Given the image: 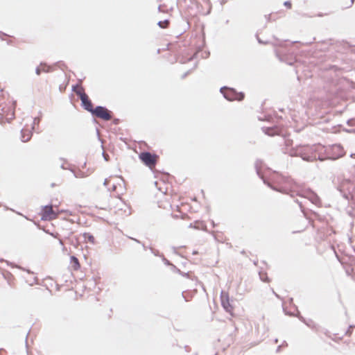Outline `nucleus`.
Wrapping results in <instances>:
<instances>
[{"instance_id": "31", "label": "nucleus", "mask_w": 355, "mask_h": 355, "mask_svg": "<svg viewBox=\"0 0 355 355\" xmlns=\"http://www.w3.org/2000/svg\"><path fill=\"white\" fill-rule=\"evenodd\" d=\"M40 121V118H37V117L34 118V119H33V125L32 127V130L34 129L35 124H38Z\"/></svg>"}, {"instance_id": "36", "label": "nucleus", "mask_w": 355, "mask_h": 355, "mask_svg": "<svg viewBox=\"0 0 355 355\" xmlns=\"http://www.w3.org/2000/svg\"><path fill=\"white\" fill-rule=\"evenodd\" d=\"M102 155L105 161L109 160V155L105 153V152H103Z\"/></svg>"}, {"instance_id": "22", "label": "nucleus", "mask_w": 355, "mask_h": 355, "mask_svg": "<svg viewBox=\"0 0 355 355\" xmlns=\"http://www.w3.org/2000/svg\"><path fill=\"white\" fill-rule=\"evenodd\" d=\"M261 280L263 282H269L270 281L266 272H259V273Z\"/></svg>"}, {"instance_id": "15", "label": "nucleus", "mask_w": 355, "mask_h": 355, "mask_svg": "<svg viewBox=\"0 0 355 355\" xmlns=\"http://www.w3.org/2000/svg\"><path fill=\"white\" fill-rule=\"evenodd\" d=\"M70 263L74 270H78L80 268L79 260L74 255L70 257Z\"/></svg>"}, {"instance_id": "11", "label": "nucleus", "mask_w": 355, "mask_h": 355, "mask_svg": "<svg viewBox=\"0 0 355 355\" xmlns=\"http://www.w3.org/2000/svg\"><path fill=\"white\" fill-rule=\"evenodd\" d=\"M323 89L327 93L326 99L331 101L333 98L331 83H326L323 86Z\"/></svg>"}, {"instance_id": "12", "label": "nucleus", "mask_w": 355, "mask_h": 355, "mask_svg": "<svg viewBox=\"0 0 355 355\" xmlns=\"http://www.w3.org/2000/svg\"><path fill=\"white\" fill-rule=\"evenodd\" d=\"M345 154V151L340 145H334V159L342 157Z\"/></svg>"}, {"instance_id": "40", "label": "nucleus", "mask_w": 355, "mask_h": 355, "mask_svg": "<svg viewBox=\"0 0 355 355\" xmlns=\"http://www.w3.org/2000/svg\"><path fill=\"white\" fill-rule=\"evenodd\" d=\"M129 239H131V240H133L134 241L137 242V243H141V242L139 240H138V239H137L135 238H132V237L129 236Z\"/></svg>"}, {"instance_id": "26", "label": "nucleus", "mask_w": 355, "mask_h": 355, "mask_svg": "<svg viewBox=\"0 0 355 355\" xmlns=\"http://www.w3.org/2000/svg\"><path fill=\"white\" fill-rule=\"evenodd\" d=\"M162 261L164 262V263L167 266H171V265L173 264L169 260H168L166 258H165V257L162 254Z\"/></svg>"}, {"instance_id": "61", "label": "nucleus", "mask_w": 355, "mask_h": 355, "mask_svg": "<svg viewBox=\"0 0 355 355\" xmlns=\"http://www.w3.org/2000/svg\"><path fill=\"white\" fill-rule=\"evenodd\" d=\"M329 247H330L331 250H333V244H330Z\"/></svg>"}, {"instance_id": "27", "label": "nucleus", "mask_w": 355, "mask_h": 355, "mask_svg": "<svg viewBox=\"0 0 355 355\" xmlns=\"http://www.w3.org/2000/svg\"><path fill=\"white\" fill-rule=\"evenodd\" d=\"M166 6L164 4H161L158 6V11L159 12H165L168 11V9H165Z\"/></svg>"}, {"instance_id": "50", "label": "nucleus", "mask_w": 355, "mask_h": 355, "mask_svg": "<svg viewBox=\"0 0 355 355\" xmlns=\"http://www.w3.org/2000/svg\"><path fill=\"white\" fill-rule=\"evenodd\" d=\"M289 303H290V304H293V299L292 297H291V298L289 299Z\"/></svg>"}, {"instance_id": "7", "label": "nucleus", "mask_w": 355, "mask_h": 355, "mask_svg": "<svg viewBox=\"0 0 355 355\" xmlns=\"http://www.w3.org/2000/svg\"><path fill=\"white\" fill-rule=\"evenodd\" d=\"M139 158L144 165L152 168L156 165L159 156L148 151H143L139 154Z\"/></svg>"}, {"instance_id": "41", "label": "nucleus", "mask_w": 355, "mask_h": 355, "mask_svg": "<svg viewBox=\"0 0 355 355\" xmlns=\"http://www.w3.org/2000/svg\"><path fill=\"white\" fill-rule=\"evenodd\" d=\"M180 275H181L182 276H183V277H189V272H182V274H180Z\"/></svg>"}, {"instance_id": "9", "label": "nucleus", "mask_w": 355, "mask_h": 355, "mask_svg": "<svg viewBox=\"0 0 355 355\" xmlns=\"http://www.w3.org/2000/svg\"><path fill=\"white\" fill-rule=\"evenodd\" d=\"M112 112L109 110L106 107L97 105L94 107V110L92 115L94 117L101 119L104 121H109L111 119Z\"/></svg>"}, {"instance_id": "42", "label": "nucleus", "mask_w": 355, "mask_h": 355, "mask_svg": "<svg viewBox=\"0 0 355 355\" xmlns=\"http://www.w3.org/2000/svg\"><path fill=\"white\" fill-rule=\"evenodd\" d=\"M120 120L119 119H114L113 123L117 125L119 123Z\"/></svg>"}, {"instance_id": "48", "label": "nucleus", "mask_w": 355, "mask_h": 355, "mask_svg": "<svg viewBox=\"0 0 355 355\" xmlns=\"http://www.w3.org/2000/svg\"><path fill=\"white\" fill-rule=\"evenodd\" d=\"M184 348L187 352H190L191 348L189 346L186 345Z\"/></svg>"}, {"instance_id": "23", "label": "nucleus", "mask_w": 355, "mask_h": 355, "mask_svg": "<svg viewBox=\"0 0 355 355\" xmlns=\"http://www.w3.org/2000/svg\"><path fill=\"white\" fill-rule=\"evenodd\" d=\"M55 67H59L64 71V68H67L65 63L63 61H58L53 64Z\"/></svg>"}, {"instance_id": "4", "label": "nucleus", "mask_w": 355, "mask_h": 355, "mask_svg": "<svg viewBox=\"0 0 355 355\" xmlns=\"http://www.w3.org/2000/svg\"><path fill=\"white\" fill-rule=\"evenodd\" d=\"M223 97L229 101H241L245 98V94L242 92H238L234 88L223 86L220 89Z\"/></svg>"}, {"instance_id": "3", "label": "nucleus", "mask_w": 355, "mask_h": 355, "mask_svg": "<svg viewBox=\"0 0 355 355\" xmlns=\"http://www.w3.org/2000/svg\"><path fill=\"white\" fill-rule=\"evenodd\" d=\"M200 6H201V5L199 3L191 0L189 1V3L187 5L184 10V15L181 14V22L183 24V27L179 33L180 35L184 33L187 29L189 28L190 23L188 17H196L199 12Z\"/></svg>"}, {"instance_id": "52", "label": "nucleus", "mask_w": 355, "mask_h": 355, "mask_svg": "<svg viewBox=\"0 0 355 355\" xmlns=\"http://www.w3.org/2000/svg\"><path fill=\"white\" fill-rule=\"evenodd\" d=\"M272 292L277 298H280L279 295H277V293H276L274 291H272Z\"/></svg>"}, {"instance_id": "19", "label": "nucleus", "mask_w": 355, "mask_h": 355, "mask_svg": "<svg viewBox=\"0 0 355 355\" xmlns=\"http://www.w3.org/2000/svg\"><path fill=\"white\" fill-rule=\"evenodd\" d=\"M83 238L90 243L94 245L96 243L94 236L89 232H85L83 234Z\"/></svg>"}, {"instance_id": "53", "label": "nucleus", "mask_w": 355, "mask_h": 355, "mask_svg": "<svg viewBox=\"0 0 355 355\" xmlns=\"http://www.w3.org/2000/svg\"><path fill=\"white\" fill-rule=\"evenodd\" d=\"M282 347H283V346H287V345H288V344H287V343H286V341H284V342H283V343H282Z\"/></svg>"}, {"instance_id": "24", "label": "nucleus", "mask_w": 355, "mask_h": 355, "mask_svg": "<svg viewBox=\"0 0 355 355\" xmlns=\"http://www.w3.org/2000/svg\"><path fill=\"white\" fill-rule=\"evenodd\" d=\"M196 57V53H194L193 55H191V57H189V58H182L180 60V62L182 63H186L187 62H191L192 61L193 59H195Z\"/></svg>"}, {"instance_id": "33", "label": "nucleus", "mask_w": 355, "mask_h": 355, "mask_svg": "<svg viewBox=\"0 0 355 355\" xmlns=\"http://www.w3.org/2000/svg\"><path fill=\"white\" fill-rule=\"evenodd\" d=\"M42 71H42V69H40V67H36V69H35V73H36L37 75H38V76H39V75H40V74H41V73H42Z\"/></svg>"}, {"instance_id": "47", "label": "nucleus", "mask_w": 355, "mask_h": 355, "mask_svg": "<svg viewBox=\"0 0 355 355\" xmlns=\"http://www.w3.org/2000/svg\"><path fill=\"white\" fill-rule=\"evenodd\" d=\"M324 334L325 335L329 337V338H331V336L329 335L330 332L328 331L327 330L324 331Z\"/></svg>"}, {"instance_id": "63", "label": "nucleus", "mask_w": 355, "mask_h": 355, "mask_svg": "<svg viewBox=\"0 0 355 355\" xmlns=\"http://www.w3.org/2000/svg\"><path fill=\"white\" fill-rule=\"evenodd\" d=\"M275 343H278V339H277V338H276V339L275 340Z\"/></svg>"}, {"instance_id": "16", "label": "nucleus", "mask_w": 355, "mask_h": 355, "mask_svg": "<svg viewBox=\"0 0 355 355\" xmlns=\"http://www.w3.org/2000/svg\"><path fill=\"white\" fill-rule=\"evenodd\" d=\"M263 132L269 136H273L277 133V130L275 127H263Z\"/></svg>"}, {"instance_id": "5", "label": "nucleus", "mask_w": 355, "mask_h": 355, "mask_svg": "<svg viewBox=\"0 0 355 355\" xmlns=\"http://www.w3.org/2000/svg\"><path fill=\"white\" fill-rule=\"evenodd\" d=\"M16 107V101L13 102L12 106H3L0 109V123L5 122L10 123L15 118V110Z\"/></svg>"}, {"instance_id": "45", "label": "nucleus", "mask_w": 355, "mask_h": 355, "mask_svg": "<svg viewBox=\"0 0 355 355\" xmlns=\"http://www.w3.org/2000/svg\"><path fill=\"white\" fill-rule=\"evenodd\" d=\"M117 186L116 184H113L112 186V191H115L116 190Z\"/></svg>"}, {"instance_id": "43", "label": "nucleus", "mask_w": 355, "mask_h": 355, "mask_svg": "<svg viewBox=\"0 0 355 355\" xmlns=\"http://www.w3.org/2000/svg\"><path fill=\"white\" fill-rule=\"evenodd\" d=\"M282 345H279V346L277 347L276 352H277V353L280 352V351H281V349H282Z\"/></svg>"}, {"instance_id": "35", "label": "nucleus", "mask_w": 355, "mask_h": 355, "mask_svg": "<svg viewBox=\"0 0 355 355\" xmlns=\"http://www.w3.org/2000/svg\"><path fill=\"white\" fill-rule=\"evenodd\" d=\"M110 184V180L108 178H105L104 182H103V185L105 187H107Z\"/></svg>"}, {"instance_id": "14", "label": "nucleus", "mask_w": 355, "mask_h": 355, "mask_svg": "<svg viewBox=\"0 0 355 355\" xmlns=\"http://www.w3.org/2000/svg\"><path fill=\"white\" fill-rule=\"evenodd\" d=\"M189 227L205 230L206 225L202 221H195L194 223H190Z\"/></svg>"}, {"instance_id": "30", "label": "nucleus", "mask_w": 355, "mask_h": 355, "mask_svg": "<svg viewBox=\"0 0 355 355\" xmlns=\"http://www.w3.org/2000/svg\"><path fill=\"white\" fill-rule=\"evenodd\" d=\"M256 37L259 44H266L268 43L267 42H263L262 40H261L257 34L256 35Z\"/></svg>"}, {"instance_id": "58", "label": "nucleus", "mask_w": 355, "mask_h": 355, "mask_svg": "<svg viewBox=\"0 0 355 355\" xmlns=\"http://www.w3.org/2000/svg\"><path fill=\"white\" fill-rule=\"evenodd\" d=\"M23 270H26L27 271L28 273H33L31 271H30L29 270H26L24 268H21Z\"/></svg>"}, {"instance_id": "38", "label": "nucleus", "mask_w": 355, "mask_h": 355, "mask_svg": "<svg viewBox=\"0 0 355 355\" xmlns=\"http://www.w3.org/2000/svg\"><path fill=\"white\" fill-rule=\"evenodd\" d=\"M3 36H8L6 33L0 31V39L3 40Z\"/></svg>"}, {"instance_id": "57", "label": "nucleus", "mask_w": 355, "mask_h": 355, "mask_svg": "<svg viewBox=\"0 0 355 355\" xmlns=\"http://www.w3.org/2000/svg\"><path fill=\"white\" fill-rule=\"evenodd\" d=\"M34 280H35V284H38V283H37V278L35 277Z\"/></svg>"}, {"instance_id": "44", "label": "nucleus", "mask_w": 355, "mask_h": 355, "mask_svg": "<svg viewBox=\"0 0 355 355\" xmlns=\"http://www.w3.org/2000/svg\"><path fill=\"white\" fill-rule=\"evenodd\" d=\"M182 297L184 299L186 302H188L189 300L184 295V291L182 293Z\"/></svg>"}, {"instance_id": "60", "label": "nucleus", "mask_w": 355, "mask_h": 355, "mask_svg": "<svg viewBox=\"0 0 355 355\" xmlns=\"http://www.w3.org/2000/svg\"><path fill=\"white\" fill-rule=\"evenodd\" d=\"M211 224H212V226H213V227H215V226H216V224H215V223H214V220H212V221H211Z\"/></svg>"}, {"instance_id": "51", "label": "nucleus", "mask_w": 355, "mask_h": 355, "mask_svg": "<svg viewBox=\"0 0 355 355\" xmlns=\"http://www.w3.org/2000/svg\"><path fill=\"white\" fill-rule=\"evenodd\" d=\"M284 311L285 312V314H286V315H291V313H290V312H287V311H286L285 309H284Z\"/></svg>"}, {"instance_id": "13", "label": "nucleus", "mask_w": 355, "mask_h": 355, "mask_svg": "<svg viewBox=\"0 0 355 355\" xmlns=\"http://www.w3.org/2000/svg\"><path fill=\"white\" fill-rule=\"evenodd\" d=\"M33 132L32 131H27L25 130L24 128L21 130V140L22 142H27L28 141L31 137H32Z\"/></svg>"}, {"instance_id": "59", "label": "nucleus", "mask_w": 355, "mask_h": 355, "mask_svg": "<svg viewBox=\"0 0 355 355\" xmlns=\"http://www.w3.org/2000/svg\"><path fill=\"white\" fill-rule=\"evenodd\" d=\"M198 254V251H196V250H194V251L193 252V254Z\"/></svg>"}, {"instance_id": "32", "label": "nucleus", "mask_w": 355, "mask_h": 355, "mask_svg": "<svg viewBox=\"0 0 355 355\" xmlns=\"http://www.w3.org/2000/svg\"><path fill=\"white\" fill-rule=\"evenodd\" d=\"M58 214L60 213H67V214H69V215H71V212L69 210H66V209H60L58 211Z\"/></svg>"}, {"instance_id": "17", "label": "nucleus", "mask_w": 355, "mask_h": 355, "mask_svg": "<svg viewBox=\"0 0 355 355\" xmlns=\"http://www.w3.org/2000/svg\"><path fill=\"white\" fill-rule=\"evenodd\" d=\"M40 66L42 67V71L45 73H49L53 71L55 67V66H54L53 64L51 66L44 62H40Z\"/></svg>"}, {"instance_id": "62", "label": "nucleus", "mask_w": 355, "mask_h": 355, "mask_svg": "<svg viewBox=\"0 0 355 355\" xmlns=\"http://www.w3.org/2000/svg\"><path fill=\"white\" fill-rule=\"evenodd\" d=\"M59 242H60V245H63V242H62V240H60V241H59Z\"/></svg>"}, {"instance_id": "25", "label": "nucleus", "mask_w": 355, "mask_h": 355, "mask_svg": "<svg viewBox=\"0 0 355 355\" xmlns=\"http://www.w3.org/2000/svg\"><path fill=\"white\" fill-rule=\"evenodd\" d=\"M151 252L156 257H162V254L159 252L158 250H155L153 248H149Z\"/></svg>"}, {"instance_id": "2", "label": "nucleus", "mask_w": 355, "mask_h": 355, "mask_svg": "<svg viewBox=\"0 0 355 355\" xmlns=\"http://www.w3.org/2000/svg\"><path fill=\"white\" fill-rule=\"evenodd\" d=\"M293 140L289 138H284L286 149H284L285 154L290 156H298L306 162L315 160L324 161L333 159V145L324 146L320 144L313 145H297L292 147Z\"/></svg>"}, {"instance_id": "29", "label": "nucleus", "mask_w": 355, "mask_h": 355, "mask_svg": "<svg viewBox=\"0 0 355 355\" xmlns=\"http://www.w3.org/2000/svg\"><path fill=\"white\" fill-rule=\"evenodd\" d=\"M284 5L288 9H291L292 7V3L291 1H284Z\"/></svg>"}, {"instance_id": "8", "label": "nucleus", "mask_w": 355, "mask_h": 355, "mask_svg": "<svg viewBox=\"0 0 355 355\" xmlns=\"http://www.w3.org/2000/svg\"><path fill=\"white\" fill-rule=\"evenodd\" d=\"M52 204L42 207L40 215L42 220H52L58 217V213L53 210Z\"/></svg>"}, {"instance_id": "49", "label": "nucleus", "mask_w": 355, "mask_h": 355, "mask_svg": "<svg viewBox=\"0 0 355 355\" xmlns=\"http://www.w3.org/2000/svg\"><path fill=\"white\" fill-rule=\"evenodd\" d=\"M60 167H61V168H62V169H64V170H66V169H68V170H69V168H66L63 164L61 165V166H60Z\"/></svg>"}, {"instance_id": "10", "label": "nucleus", "mask_w": 355, "mask_h": 355, "mask_svg": "<svg viewBox=\"0 0 355 355\" xmlns=\"http://www.w3.org/2000/svg\"><path fill=\"white\" fill-rule=\"evenodd\" d=\"M231 302H232V300H230L228 293L222 291L220 293L221 305L227 313H229L230 315H233L232 312L234 310V307Z\"/></svg>"}, {"instance_id": "54", "label": "nucleus", "mask_w": 355, "mask_h": 355, "mask_svg": "<svg viewBox=\"0 0 355 355\" xmlns=\"http://www.w3.org/2000/svg\"><path fill=\"white\" fill-rule=\"evenodd\" d=\"M86 164H87V162H85L83 165H82V168H85L86 167Z\"/></svg>"}, {"instance_id": "34", "label": "nucleus", "mask_w": 355, "mask_h": 355, "mask_svg": "<svg viewBox=\"0 0 355 355\" xmlns=\"http://www.w3.org/2000/svg\"><path fill=\"white\" fill-rule=\"evenodd\" d=\"M295 202L299 205L302 211H304V207L302 206V202H300L297 199L295 200Z\"/></svg>"}, {"instance_id": "46", "label": "nucleus", "mask_w": 355, "mask_h": 355, "mask_svg": "<svg viewBox=\"0 0 355 355\" xmlns=\"http://www.w3.org/2000/svg\"><path fill=\"white\" fill-rule=\"evenodd\" d=\"M77 87V85H72V90L76 93L78 90H76V88Z\"/></svg>"}, {"instance_id": "20", "label": "nucleus", "mask_w": 355, "mask_h": 355, "mask_svg": "<svg viewBox=\"0 0 355 355\" xmlns=\"http://www.w3.org/2000/svg\"><path fill=\"white\" fill-rule=\"evenodd\" d=\"M69 170L73 173V175L76 178H85L87 176V175L85 174V172L82 171H76L75 170H73L72 168L69 167Z\"/></svg>"}, {"instance_id": "56", "label": "nucleus", "mask_w": 355, "mask_h": 355, "mask_svg": "<svg viewBox=\"0 0 355 355\" xmlns=\"http://www.w3.org/2000/svg\"><path fill=\"white\" fill-rule=\"evenodd\" d=\"M144 248V250H146L147 249V247L144 245V243H141Z\"/></svg>"}, {"instance_id": "37", "label": "nucleus", "mask_w": 355, "mask_h": 355, "mask_svg": "<svg viewBox=\"0 0 355 355\" xmlns=\"http://www.w3.org/2000/svg\"><path fill=\"white\" fill-rule=\"evenodd\" d=\"M49 234L51 236H52L53 237H54V238H58L59 236H60L59 234L57 233V232H55V233H49Z\"/></svg>"}, {"instance_id": "55", "label": "nucleus", "mask_w": 355, "mask_h": 355, "mask_svg": "<svg viewBox=\"0 0 355 355\" xmlns=\"http://www.w3.org/2000/svg\"><path fill=\"white\" fill-rule=\"evenodd\" d=\"M43 230H44V232H46V234H49V233H51V232H50V231H49V230H44V229Z\"/></svg>"}, {"instance_id": "64", "label": "nucleus", "mask_w": 355, "mask_h": 355, "mask_svg": "<svg viewBox=\"0 0 355 355\" xmlns=\"http://www.w3.org/2000/svg\"><path fill=\"white\" fill-rule=\"evenodd\" d=\"M276 55H277V57L279 58V53L277 51H276Z\"/></svg>"}, {"instance_id": "28", "label": "nucleus", "mask_w": 355, "mask_h": 355, "mask_svg": "<svg viewBox=\"0 0 355 355\" xmlns=\"http://www.w3.org/2000/svg\"><path fill=\"white\" fill-rule=\"evenodd\" d=\"M171 267L172 270H173L174 272H176L179 274H182V271L179 268H178L174 264H172Z\"/></svg>"}, {"instance_id": "18", "label": "nucleus", "mask_w": 355, "mask_h": 355, "mask_svg": "<svg viewBox=\"0 0 355 355\" xmlns=\"http://www.w3.org/2000/svg\"><path fill=\"white\" fill-rule=\"evenodd\" d=\"M298 312V314L297 315V316L298 317V318L302 321L305 324H306L308 327H311V328H313V327L315 326V324H314V322L311 320H306L304 317H302L301 315H300V313L299 311Z\"/></svg>"}, {"instance_id": "39", "label": "nucleus", "mask_w": 355, "mask_h": 355, "mask_svg": "<svg viewBox=\"0 0 355 355\" xmlns=\"http://www.w3.org/2000/svg\"><path fill=\"white\" fill-rule=\"evenodd\" d=\"M190 73V70L187 71V72H185L182 76V79H184L185 78L188 74Z\"/></svg>"}, {"instance_id": "6", "label": "nucleus", "mask_w": 355, "mask_h": 355, "mask_svg": "<svg viewBox=\"0 0 355 355\" xmlns=\"http://www.w3.org/2000/svg\"><path fill=\"white\" fill-rule=\"evenodd\" d=\"M76 94L80 99L81 106L83 109L90 112L92 114L94 110V107L88 95L84 92V88L81 87L78 91L76 92Z\"/></svg>"}, {"instance_id": "21", "label": "nucleus", "mask_w": 355, "mask_h": 355, "mask_svg": "<svg viewBox=\"0 0 355 355\" xmlns=\"http://www.w3.org/2000/svg\"><path fill=\"white\" fill-rule=\"evenodd\" d=\"M169 19H165L164 20H161V21H159L157 22V25L159 28H167L169 25Z\"/></svg>"}, {"instance_id": "1", "label": "nucleus", "mask_w": 355, "mask_h": 355, "mask_svg": "<svg viewBox=\"0 0 355 355\" xmlns=\"http://www.w3.org/2000/svg\"><path fill=\"white\" fill-rule=\"evenodd\" d=\"M264 163L261 159H257L254 164L256 173L263 182L271 189L286 194H289L292 198L295 195L300 196L309 200L313 204L319 205L320 199L319 196L311 189H306L302 194L296 193L293 189L294 187L293 180L288 177L283 176L276 171H270L268 168V174L262 171Z\"/></svg>"}]
</instances>
